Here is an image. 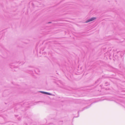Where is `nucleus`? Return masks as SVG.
Wrapping results in <instances>:
<instances>
[{"label":"nucleus","instance_id":"1","mask_svg":"<svg viewBox=\"0 0 125 125\" xmlns=\"http://www.w3.org/2000/svg\"><path fill=\"white\" fill-rule=\"evenodd\" d=\"M96 19V18H95V17L92 18L87 20L85 22L86 23H87L88 22L93 21L94 20H95V19Z\"/></svg>","mask_w":125,"mask_h":125},{"label":"nucleus","instance_id":"2","mask_svg":"<svg viewBox=\"0 0 125 125\" xmlns=\"http://www.w3.org/2000/svg\"><path fill=\"white\" fill-rule=\"evenodd\" d=\"M117 52L118 53H119L121 54L120 55L121 57H123V56L124 55V52Z\"/></svg>","mask_w":125,"mask_h":125},{"label":"nucleus","instance_id":"3","mask_svg":"<svg viewBox=\"0 0 125 125\" xmlns=\"http://www.w3.org/2000/svg\"><path fill=\"white\" fill-rule=\"evenodd\" d=\"M35 72L37 74H38V72L39 71V69H36L35 70Z\"/></svg>","mask_w":125,"mask_h":125},{"label":"nucleus","instance_id":"4","mask_svg":"<svg viewBox=\"0 0 125 125\" xmlns=\"http://www.w3.org/2000/svg\"><path fill=\"white\" fill-rule=\"evenodd\" d=\"M40 92L41 93H42V94H46V93H47V92H43V91H40Z\"/></svg>","mask_w":125,"mask_h":125},{"label":"nucleus","instance_id":"5","mask_svg":"<svg viewBox=\"0 0 125 125\" xmlns=\"http://www.w3.org/2000/svg\"><path fill=\"white\" fill-rule=\"evenodd\" d=\"M46 94H47V95H51L52 94H51V93H49L47 92V93H46Z\"/></svg>","mask_w":125,"mask_h":125},{"label":"nucleus","instance_id":"6","mask_svg":"<svg viewBox=\"0 0 125 125\" xmlns=\"http://www.w3.org/2000/svg\"><path fill=\"white\" fill-rule=\"evenodd\" d=\"M89 107V106H87L86 107H85L84 108L83 110H84V109H87V108H88Z\"/></svg>","mask_w":125,"mask_h":125},{"label":"nucleus","instance_id":"7","mask_svg":"<svg viewBox=\"0 0 125 125\" xmlns=\"http://www.w3.org/2000/svg\"><path fill=\"white\" fill-rule=\"evenodd\" d=\"M18 120H20L21 119V118H18Z\"/></svg>","mask_w":125,"mask_h":125},{"label":"nucleus","instance_id":"8","mask_svg":"<svg viewBox=\"0 0 125 125\" xmlns=\"http://www.w3.org/2000/svg\"><path fill=\"white\" fill-rule=\"evenodd\" d=\"M51 23V22H49L48 23Z\"/></svg>","mask_w":125,"mask_h":125},{"label":"nucleus","instance_id":"9","mask_svg":"<svg viewBox=\"0 0 125 125\" xmlns=\"http://www.w3.org/2000/svg\"><path fill=\"white\" fill-rule=\"evenodd\" d=\"M102 85H100V86L101 87H102Z\"/></svg>","mask_w":125,"mask_h":125}]
</instances>
